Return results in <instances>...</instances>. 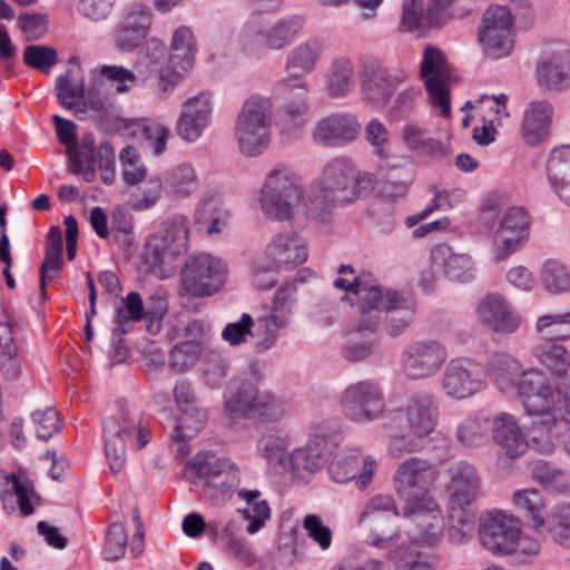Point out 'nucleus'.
<instances>
[{
    "label": "nucleus",
    "instance_id": "obj_1",
    "mask_svg": "<svg viewBox=\"0 0 570 570\" xmlns=\"http://www.w3.org/2000/svg\"><path fill=\"white\" fill-rule=\"evenodd\" d=\"M438 472L426 460L411 458L399 465L394 475L397 494L406 503V513L414 528L409 529L411 541L417 546L433 547L441 541L444 522L439 510L433 509L430 489Z\"/></svg>",
    "mask_w": 570,
    "mask_h": 570
},
{
    "label": "nucleus",
    "instance_id": "obj_2",
    "mask_svg": "<svg viewBox=\"0 0 570 570\" xmlns=\"http://www.w3.org/2000/svg\"><path fill=\"white\" fill-rule=\"evenodd\" d=\"M375 175L357 171L351 160L337 157L327 163L311 186L307 216L327 223L332 210L366 196L375 186Z\"/></svg>",
    "mask_w": 570,
    "mask_h": 570
},
{
    "label": "nucleus",
    "instance_id": "obj_3",
    "mask_svg": "<svg viewBox=\"0 0 570 570\" xmlns=\"http://www.w3.org/2000/svg\"><path fill=\"white\" fill-rule=\"evenodd\" d=\"M334 286L360 296V322L356 333L376 332L381 313L389 312L405 297L397 291L381 286L368 272L353 276L352 279L338 277L334 281Z\"/></svg>",
    "mask_w": 570,
    "mask_h": 570
},
{
    "label": "nucleus",
    "instance_id": "obj_4",
    "mask_svg": "<svg viewBox=\"0 0 570 570\" xmlns=\"http://www.w3.org/2000/svg\"><path fill=\"white\" fill-rule=\"evenodd\" d=\"M105 454L110 471L116 474L126 462L127 445L136 450L142 449L149 442V431L140 426V419L126 407L106 417L102 423Z\"/></svg>",
    "mask_w": 570,
    "mask_h": 570
},
{
    "label": "nucleus",
    "instance_id": "obj_5",
    "mask_svg": "<svg viewBox=\"0 0 570 570\" xmlns=\"http://www.w3.org/2000/svg\"><path fill=\"white\" fill-rule=\"evenodd\" d=\"M537 330L544 336L554 338H546L538 343L532 350L533 356L552 376L568 382L570 387V353L557 341L570 337V312L540 316Z\"/></svg>",
    "mask_w": 570,
    "mask_h": 570
},
{
    "label": "nucleus",
    "instance_id": "obj_6",
    "mask_svg": "<svg viewBox=\"0 0 570 570\" xmlns=\"http://www.w3.org/2000/svg\"><path fill=\"white\" fill-rule=\"evenodd\" d=\"M299 177L288 167L278 165L269 170L261 188L263 213L277 220L289 219L303 200Z\"/></svg>",
    "mask_w": 570,
    "mask_h": 570
},
{
    "label": "nucleus",
    "instance_id": "obj_7",
    "mask_svg": "<svg viewBox=\"0 0 570 570\" xmlns=\"http://www.w3.org/2000/svg\"><path fill=\"white\" fill-rule=\"evenodd\" d=\"M272 111L267 99L248 98L236 119L235 137L240 151L249 157L258 156L271 141Z\"/></svg>",
    "mask_w": 570,
    "mask_h": 570
},
{
    "label": "nucleus",
    "instance_id": "obj_8",
    "mask_svg": "<svg viewBox=\"0 0 570 570\" xmlns=\"http://www.w3.org/2000/svg\"><path fill=\"white\" fill-rule=\"evenodd\" d=\"M304 19L299 16L286 17L273 27L263 30L259 16H253L243 27L240 46L245 53L261 57L266 49L279 50L287 46L302 30Z\"/></svg>",
    "mask_w": 570,
    "mask_h": 570
},
{
    "label": "nucleus",
    "instance_id": "obj_9",
    "mask_svg": "<svg viewBox=\"0 0 570 570\" xmlns=\"http://www.w3.org/2000/svg\"><path fill=\"white\" fill-rule=\"evenodd\" d=\"M188 220L183 215H175L164 222L163 228L151 235L144 247L142 259L151 272L171 264L177 256L187 250Z\"/></svg>",
    "mask_w": 570,
    "mask_h": 570
},
{
    "label": "nucleus",
    "instance_id": "obj_10",
    "mask_svg": "<svg viewBox=\"0 0 570 570\" xmlns=\"http://www.w3.org/2000/svg\"><path fill=\"white\" fill-rule=\"evenodd\" d=\"M188 466L194 470L204 499L215 505L229 500L239 483V471L227 460L205 461L197 455L189 461Z\"/></svg>",
    "mask_w": 570,
    "mask_h": 570
},
{
    "label": "nucleus",
    "instance_id": "obj_11",
    "mask_svg": "<svg viewBox=\"0 0 570 570\" xmlns=\"http://www.w3.org/2000/svg\"><path fill=\"white\" fill-rule=\"evenodd\" d=\"M226 275L222 259L205 253L193 255L180 272L181 289L193 297L213 296L225 285Z\"/></svg>",
    "mask_w": 570,
    "mask_h": 570
},
{
    "label": "nucleus",
    "instance_id": "obj_12",
    "mask_svg": "<svg viewBox=\"0 0 570 570\" xmlns=\"http://www.w3.org/2000/svg\"><path fill=\"white\" fill-rule=\"evenodd\" d=\"M514 26L510 10L491 6L483 14L478 38L484 52L494 59L507 57L514 47Z\"/></svg>",
    "mask_w": 570,
    "mask_h": 570
},
{
    "label": "nucleus",
    "instance_id": "obj_13",
    "mask_svg": "<svg viewBox=\"0 0 570 570\" xmlns=\"http://www.w3.org/2000/svg\"><path fill=\"white\" fill-rule=\"evenodd\" d=\"M340 403L344 415L356 423L374 421L385 410L381 387L370 380L350 384L344 390Z\"/></svg>",
    "mask_w": 570,
    "mask_h": 570
},
{
    "label": "nucleus",
    "instance_id": "obj_14",
    "mask_svg": "<svg viewBox=\"0 0 570 570\" xmlns=\"http://www.w3.org/2000/svg\"><path fill=\"white\" fill-rule=\"evenodd\" d=\"M478 533L481 546L495 556L513 553L520 539L515 521L499 511L481 517Z\"/></svg>",
    "mask_w": 570,
    "mask_h": 570
},
{
    "label": "nucleus",
    "instance_id": "obj_15",
    "mask_svg": "<svg viewBox=\"0 0 570 570\" xmlns=\"http://www.w3.org/2000/svg\"><path fill=\"white\" fill-rule=\"evenodd\" d=\"M421 78L433 107L439 108L443 117L450 116V76L444 67V56L438 48L428 46L424 49Z\"/></svg>",
    "mask_w": 570,
    "mask_h": 570
},
{
    "label": "nucleus",
    "instance_id": "obj_16",
    "mask_svg": "<svg viewBox=\"0 0 570 570\" xmlns=\"http://www.w3.org/2000/svg\"><path fill=\"white\" fill-rule=\"evenodd\" d=\"M448 358L443 343L438 340H419L410 343L402 353V365L411 379L434 375Z\"/></svg>",
    "mask_w": 570,
    "mask_h": 570
},
{
    "label": "nucleus",
    "instance_id": "obj_17",
    "mask_svg": "<svg viewBox=\"0 0 570 570\" xmlns=\"http://www.w3.org/2000/svg\"><path fill=\"white\" fill-rule=\"evenodd\" d=\"M363 100L373 108L381 109L390 101L393 92L405 80L403 72L391 75L375 60L362 63L360 71Z\"/></svg>",
    "mask_w": 570,
    "mask_h": 570
},
{
    "label": "nucleus",
    "instance_id": "obj_18",
    "mask_svg": "<svg viewBox=\"0 0 570 570\" xmlns=\"http://www.w3.org/2000/svg\"><path fill=\"white\" fill-rule=\"evenodd\" d=\"M361 132L357 116L332 112L320 119L312 129L313 141L326 148H341L355 141Z\"/></svg>",
    "mask_w": 570,
    "mask_h": 570
},
{
    "label": "nucleus",
    "instance_id": "obj_19",
    "mask_svg": "<svg viewBox=\"0 0 570 570\" xmlns=\"http://www.w3.org/2000/svg\"><path fill=\"white\" fill-rule=\"evenodd\" d=\"M512 391L523 397L524 407L530 416L540 420L544 415H551L549 411L554 406L556 389L550 385L541 371H523Z\"/></svg>",
    "mask_w": 570,
    "mask_h": 570
},
{
    "label": "nucleus",
    "instance_id": "obj_20",
    "mask_svg": "<svg viewBox=\"0 0 570 570\" xmlns=\"http://www.w3.org/2000/svg\"><path fill=\"white\" fill-rule=\"evenodd\" d=\"M170 48V67L161 69L159 73V87L163 91L173 89L180 81L181 71H187L193 67L196 42L191 30L187 27L177 29L173 36Z\"/></svg>",
    "mask_w": 570,
    "mask_h": 570
},
{
    "label": "nucleus",
    "instance_id": "obj_21",
    "mask_svg": "<svg viewBox=\"0 0 570 570\" xmlns=\"http://www.w3.org/2000/svg\"><path fill=\"white\" fill-rule=\"evenodd\" d=\"M259 379L254 374L233 377L224 393L225 412L232 419H253L261 395Z\"/></svg>",
    "mask_w": 570,
    "mask_h": 570
},
{
    "label": "nucleus",
    "instance_id": "obj_22",
    "mask_svg": "<svg viewBox=\"0 0 570 570\" xmlns=\"http://www.w3.org/2000/svg\"><path fill=\"white\" fill-rule=\"evenodd\" d=\"M483 386L481 368L469 358L452 360L442 376L444 392L455 399L469 397Z\"/></svg>",
    "mask_w": 570,
    "mask_h": 570
},
{
    "label": "nucleus",
    "instance_id": "obj_23",
    "mask_svg": "<svg viewBox=\"0 0 570 570\" xmlns=\"http://www.w3.org/2000/svg\"><path fill=\"white\" fill-rule=\"evenodd\" d=\"M0 500L6 513L11 514L18 508L22 515L28 517L35 511L33 502L38 495L24 473L0 472Z\"/></svg>",
    "mask_w": 570,
    "mask_h": 570
},
{
    "label": "nucleus",
    "instance_id": "obj_24",
    "mask_svg": "<svg viewBox=\"0 0 570 570\" xmlns=\"http://www.w3.org/2000/svg\"><path fill=\"white\" fill-rule=\"evenodd\" d=\"M405 415L409 429L416 438L428 436L434 431L439 420L436 396L429 391L412 393L406 401Z\"/></svg>",
    "mask_w": 570,
    "mask_h": 570
},
{
    "label": "nucleus",
    "instance_id": "obj_25",
    "mask_svg": "<svg viewBox=\"0 0 570 570\" xmlns=\"http://www.w3.org/2000/svg\"><path fill=\"white\" fill-rule=\"evenodd\" d=\"M491 439L499 448V454L514 460L529 449V442L515 417L501 412L491 420Z\"/></svg>",
    "mask_w": 570,
    "mask_h": 570
},
{
    "label": "nucleus",
    "instance_id": "obj_26",
    "mask_svg": "<svg viewBox=\"0 0 570 570\" xmlns=\"http://www.w3.org/2000/svg\"><path fill=\"white\" fill-rule=\"evenodd\" d=\"M340 435L336 433H314L305 448L296 450L291 454V466L294 470H306L315 472L322 469L338 446Z\"/></svg>",
    "mask_w": 570,
    "mask_h": 570
},
{
    "label": "nucleus",
    "instance_id": "obj_27",
    "mask_svg": "<svg viewBox=\"0 0 570 570\" xmlns=\"http://www.w3.org/2000/svg\"><path fill=\"white\" fill-rule=\"evenodd\" d=\"M375 468L376 462L371 456L361 460L358 450H348L330 464L328 473L337 483L355 480L356 484L364 489L372 481Z\"/></svg>",
    "mask_w": 570,
    "mask_h": 570
},
{
    "label": "nucleus",
    "instance_id": "obj_28",
    "mask_svg": "<svg viewBox=\"0 0 570 570\" xmlns=\"http://www.w3.org/2000/svg\"><path fill=\"white\" fill-rule=\"evenodd\" d=\"M476 313L483 325L498 333H513L520 326L518 313L497 293L487 295L480 302Z\"/></svg>",
    "mask_w": 570,
    "mask_h": 570
},
{
    "label": "nucleus",
    "instance_id": "obj_29",
    "mask_svg": "<svg viewBox=\"0 0 570 570\" xmlns=\"http://www.w3.org/2000/svg\"><path fill=\"white\" fill-rule=\"evenodd\" d=\"M212 104L206 94L185 101L176 125L177 135L186 141H196L209 124Z\"/></svg>",
    "mask_w": 570,
    "mask_h": 570
},
{
    "label": "nucleus",
    "instance_id": "obj_30",
    "mask_svg": "<svg viewBox=\"0 0 570 570\" xmlns=\"http://www.w3.org/2000/svg\"><path fill=\"white\" fill-rule=\"evenodd\" d=\"M448 475L450 502L474 503L481 495V478L472 464L455 462L449 466Z\"/></svg>",
    "mask_w": 570,
    "mask_h": 570
},
{
    "label": "nucleus",
    "instance_id": "obj_31",
    "mask_svg": "<svg viewBox=\"0 0 570 570\" xmlns=\"http://www.w3.org/2000/svg\"><path fill=\"white\" fill-rule=\"evenodd\" d=\"M540 87L560 92L570 87V52L561 51L542 57L537 65Z\"/></svg>",
    "mask_w": 570,
    "mask_h": 570
},
{
    "label": "nucleus",
    "instance_id": "obj_32",
    "mask_svg": "<svg viewBox=\"0 0 570 570\" xmlns=\"http://www.w3.org/2000/svg\"><path fill=\"white\" fill-rule=\"evenodd\" d=\"M266 254L277 268L293 269L307 259V249L301 239L291 233L274 236Z\"/></svg>",
    "mask_w": 570,
    "mask_h": 570
},
{
    "label": "nucleus",
    "instance_id": "obj_33",
    "mask_svg": "<svg viewBox=\"0 0 570 570\" xmlns=\"http://www.w3.org/2000/svg\"><path fill=\"white\" fill-rule=\"evenodd\" d=\"M151 24L150 9L135 6L125 18L116 35V45L121 51H130L139 46Z\"/></svg>",
    "mask_w": 570,
    "mask_h": 570
},
{
    "label": "nucleus",
    "instance_id": "obj_34",
    "mask_svg": "<svg viewBox=\"0 0 570 570\" xmlns=\"http://www.w3.org/2000/svg\"><path fill=\"white\" fill-rule=\"evenodd\" d=\"M291 322L292 317L288 316V312L277 308H271L267 313L258 316L254 321L255 351L264 353L273 348L279 335L291 325Z\"/></svg>",
    "mask_w": 570,
    "mask_h": 570
},
{
    "label": "nucleus",
    "instance_id": "obj_35",
    "mask_svg": "<svg viewBox=\"0 0 570 570\" xmlns=\"http://www.w3.org/2000/svg\"><path fill=\"white\" fill-rule=\"evenodd\" d=\"M553 108L547 100L532 101L524 111L522 136L530 146H535L549 136Z\"/></svg>",
    "mask_w": 570,
    "mask_h": 570
},
{
    "label": "nucleus",
    "instance_id": "obj_36",
    "mask_svg": "<svg viewBox=\"0 0 570 570\" xmlns=\"http://www.w3.org/2000/svg\"><path fill=\"white\" fill-rule=\"evenodd\" d=\"M546 171L551 188L570 205V145L554 147L550 151Z\"/></svg>",
    "mask_w": 570,
    "mask_h": 570
},
{
    "label": "nucleus",
    "instance_id": "obj_37",
    "mask_svg": "<svg viewBox=\"0 0 570 570\" xmlns=\"http://www.w3.org/2000/svg\"><path fill=\"white\" fill-rule=\"evenodd\" d=\"M432 265L441 269L449 278L468 282L473 277V263L466 254H455L445 244L435 246L431 252Z\"/></svg>",
    "mask_w": 570,
    "mask_h": 570
},
{
    "label": "nucleus",
    "instance_id": "obj_38",
    "mask_svg": "<svg viewBox=\"0 0 570 570\" xmlns=\"http://www.w3.org/2000/svg\"><path fill=\"white\" fill-rule=\"evenodd\" d=\"M324 51V41L312 37L292 48L286 57L285 68L296 78L312 72Z\"/></svg>",
    "mask_w": 570,
    "mask_h": 570
},
{
    "label": "nucleus",
    "instance_id": "obj_39",
    "mask_svg": "<svg viewBox=\"0 0 570 570\" xmlns=\"http://www.w3.org/2000/svg\"><path fill=\"white\" fill-rule=\"evenodd\" d=\"M354 66L351 59L340 57L334 59L327 68L326 92L331 98L347 96L354 88Z\"/></svg>",
    "mask_w": 570,
    "mask_h": 570
},
{
    "label": "nucleus",
    "instance_id": "obj_40",
    "mask_svg": "<svg viewBox=\"0 0 570 570\" xmlns=\"http://www.w3.org/2000/svg\"><path fill=\"white\" fill-rule=\"evenodd\" d=\"M473 503L450 502V528L448 535L451 542L462 543L474 532L476 512Z\"/></svg>",
    "mask_w": 570,
    "mask_h": 570
},
{
    "label": "nucleus",
    "instance_id": "obj_41",
    "mask_svg": "<svg viewBox=\"0 0 570 570\" xmlns=\"http://www.w3.org/2000/svg\"><path fill=\"white\" fill-rule=\"evenodd\" d=\"M488 371L498 387L507 393L512 392L515 382L523 372L520 363L504 353H497L490 358Z\"/></svg>",
    "mask_w": 570,
    "mask_h": 570
},
{
    "label": "nucleus",
    "instance_id": "obj_42",
    "mask_svg": "<svg viewBox=\"0 0 570 570\" xmlns=\"http://www.w3.org/2000/svg\"><path fill=\"white\" fill-rule=\"evenodd\" d=\"M57 97L70 111L85 112V89L81 80L72 77L71 71L60 75L56 81Z\"/></svg>",
    "mask_w": 570,
    "mask_h": 570
},
{
    "label": "nucleus",
    "instance_id": "obj_43",
    "mask_svg": "<svg viewBox=\"0 0 570 570\" xmlns=\"http://www.w3.org/2000/svg\"><path fill=\"white\" fill-rule=\"evenodd\" d=\"M145 318V306L141 296L137 292H130L121 301L116 309L112 336H120L130 331V324Z\"/></svg>",
    "mask_w": 570,
    "mask_h": 570
},
{
    "label": "nucleus",
    "instance_id": "obj_44",
    "mask_svg": "<svg viewBox=\"0 0 570 570\" xmlns=\"http://www.w3.org/2000/svg\"><path fill=\"white\" fill-rule=\"evenodd\" d=\"M469 3L470 0H429L426 9L430 26L440 28L454 16L465 17L471 11Z\"/></svg>",
    "mask_w": 570,
    "mask_h": 570
},
{
    "label": "nucleus",
    "instance_id": "obj_45",
    "mask_svg": "<svg viewBox=\"0 0 570 570\" xmlns=\"http://www.w3.org/2000/svg\"><path fill=\"white\" fill-rule=\"evenodd\" d=\"M165 187L176 196L186 197L193 194L198 187L193 166L181 164L168 170L165 176Z\"/></svg>",
    "mask_w": 570,
    "mask_h": 570
},
{
    "label": "nucleus",
    "instance_id": "obj_46",
    "mask_svg": "<svg viewBox=\"0 0 570 570\" xmlns=\"http://www.w3.org/2000/svg\"><path fill=\"white\" fill-rule=\"evenodd\" d=\"M532 476L549 492L566 493L570 489V474L549 462H538L532 469Z\"/></svg>",
    "mask_w": 570,
    "mask_h": 570
},
{
    "label": "nucleus",
    "instance_id": "obj_47",
    "mask_svg": "<svg viewBox=\"0 0 570 570\" xmlns=\"http://www.w3.org/2000/svg\"><path fill=\"white\" fill-rule=\"evenodd\" d=\"M415 304L412 299L404 297L386 312L385 331L391 337L402 335L413 322Z\"/></svg>",
    "mask_w": 570,
    "mask_h": 570
},
{
    "label": "nucleus",
    "instance_id": "obj_48",
    "mask_svg": "<svg viewBox=\"0 0 570 570\" xmlns=\"http://www.w3.org/2000/svg\"><path fill=\"white\" fill-rule=\"evenodd\" d=\"M137 55L135 69L138 71L140 80L144 81L154 71L158 70L160 61L166 57V47L157 39H149L138 50Z\"/></svg>",
    "mask_w": 570,
    "mask_h": 570
},
{
    "label": "nucleus",
    "instance_id": "obj_49",
    "mask_svg": "<svg viewBox=\"0 0 570 570\" xmlns=\"http://www.w3.org/2000/svg\"><path fill=\"white\" fill-rule=\"evenodd\" d=\"M513 503L519 511L531 518L535 528L544 524V500L539 490L530 488L515 491Z\"/></svg>",
    "mask_w": 570,
    "mask_h": 570
},
{
    "label": "nucleus",
    "instance_id": "obj_50",
    "mask_svg": "<svg viewBox=\"0 0 570 570\" xmlns=\"http://www.w3.org/2000/svg\"><path fill=\"white\" fill-rule=\"evenodd\" d=\"M548 531L560 546L570 548V503L553 507L547 520Z\"/></svg>",
    "mask_w": 570,
    "mask_h": 570
},
{
    "label": "nucleus",
    "instance_id": "obj_51",
    "mask_svg": "<svg viewBox=\"0 0 570 570\" xmlns=\"http://www.w3.org/2000/svg\"><path fill=\"white\" fill-rule=\"evenodd\" d=\"M402 138L407 148L426 155L435 154L441 148L440 142L430 137L426 129L414 121L405 124Z\"/></svg>",
    "mask_w": 570,
    "mask_h": 570
},
{
    "label": "nucleus",
    "instance_id": "obj_52",
    "mask_svg": "<svg viewBox=\"0 0 570 570\" xmlns=\"http://www.w3.org/2000/svg\"><path fill=\"white\" fill-rule=\"evenodd\" d=\"M207 417V411L199 405L187 411H180V415L174 429L173 439L179 442L184 441L186 438H191L203 429Z\"/></svg>",
    "mask_w": 570,
    "mask_h": 570
},
{
    "label": "nucleus",
    "instance_id": "obj_53",
    "mask_svg": "<svg viewBox=\"0 0 570 570\" xmlns=\"http://www.w3.org/2000/svg\"><path fill=\"white\" fill-rule=\"evenodd\" d=\"M491 420L488 417H469L458 428V439L466 446H479L488 439Z\"/></svg>",
    "mask_w": 570,
    "mask_h": 570
},
{
    "label": "nucleus",
    "instance_id": "obj_54",
    "mask_svg": "<svg viewBox=\"0 0 570 570\" xmlns=\"http://www.w3.org/2000/svg\"><path fill=\"white\" fill-rule=\"evenodd\" d=\"M363 340H348L342 346V355L348 362H361L373 355L380 345V340L374 333H358Z\"/></svg>",
    "mask_w": 570,
    "mask_h": 570
},
{
    "label": "nucleus",
    "instance_id": "obj_55",
    "mask_svg": "<svg viewBox=\"0 0 570 570\" xmlns=\"http://www.w3.org/2000/svg\"><path fill=\"white\" fill-rule=\"evenodd\" d=\"M261 455L269 465L285 468L291 464V455L287 451V442L284 438L277 435H267L257 443Z\"/></svg>",
    "mask_w": 570,
    "mask_h": 570
},
{
    "label": "nucleus",
    "instance_id": "obj_56",
    "mask_svg": "<svg viewBox=\"0 0 570 570\" xmlns=\"http://www.w3.org/2000/svg\"><path fill=\"white\" fill-rule=\"evenodd\" d=\"M553 403L554 406L550 411L551 415H544L543 419L533 421L535 428L550 431L558 421L570 422V387L566 390L557 387Z\"/></svg>",
    "mask_w": 570,
    "mask_h": 570
},
{
    "label": "nucleus",
    "instance_id": "obj_57",
    "mask_svg": "<svg viewBox=\"0 0 570 570\" xmlns=\"http://www.w3.org/2000/svg\"><path fill=\"white\" fill-rule=\"evenodd\" d=\"M119 160L122 168L124 181L128 185H138L147 177V168L140 159L136 148L127 145L119 154Z\"/></svg>",
    "mask_w": 570,
    "mask_h": 570
},
{
    "label": "nucleus",
    "instance_id": "obj_58",
    "mask_svg": "<svg viewBox=\"0 0 570 570\" xmlns=\"http://www.w3.org/2000/svg\"><path fill=\"white\" fill-rule=\"evenodd\" d=\"M493 237L494 257L498 262L507 259L520 250L529 239V236L517 234L515 230H504L498 226Z\"/></svg>",
    "mask_w": 570,
    "mask_h": 570
},
{
    "label": "nucleus",
    "instance_id": "obj_59",
    "mask_svg": "<svg viewBox=\"0 0 570 570\" xmlns=\"http://www.w3.org/2000/svg\"><path fill=\"white\" fill-rule=\"evenodd\" d=\"M365 138L373 148V153L382 159L391 156V136L385 125L376 118L365 126Z\"/></svg>",
    "mask_w": 570,
    "mask_h": 570
},
{
    "label": "nucleus",
    "instance_id": "obj_60",
    "mask_svg": "<svg viewBox=\"0 0 570 570\" xmlns=\"http://www.w3.org/2000/svg\"><path fill=\"white\" fill-rule=\"evenodd\" d=\"M541 282L551 293H561L570 289V274L557 261H548L541 271Z\"/></svg>",
    "mask_w": 570,
    "mask_h": 570
},
{
    "label": "nucleus",
    "instance_id": "obj_61",
    "mask_svg": "<svg viewBox=\"0 0 570 570\" xmlns=\"http://www.w3.org/2000/svg\"><path fill=\"white\" fill-rule=\"evenodd\" d=\"M127 532L122 522H114L106 533L104 556L106 560L117 561L125 556Z\"/></svg>",
    "mask_w": 570,
    "mask_h": 570
},
{
    "label": "nucleus",
    "instance_id": "obj_62",
    "mask_svg": "<svg viewBox=\"0 0 570 570\" xmlns=\"http://www.w3.org/2000/svg\"><path fill=\"white\" fill-rule=\"evenodd\" d=\"M195 223L200 228H206L207 234L220 232V226L225 225L222 210L215 199L204 200L196 209Z\"/></svg>",
    "mask_w": 570,
    "mask_h": 570
},
{
    "label": "nucleus",
    "instance_id": "obj_63",
    "mask_svg": "<svg viewBox=\"0 0 570 570\" xmlns=\"http://www.w3.org/2000/svg\"><path fill=\"white\" fill-rule=\"evenodd\" d=\"M23 61L27 66L47 73L57 63V52L47 46L30 45L23 50Z\"/></svg>",
    "mask_w": 570,
    "mask_h": 570
},
{
    "label": "nucleus",
    "instance_id": "obj_64",
    "mask_svg": "<svg viewBox=\"0 0 570 570\" xmlns=\"http://www.w3.org/2000/svg\"><path fill=\"white\" fill-rule=\"evenodd\" d=\"M287 403L282 397L272 393H261L253 417L261 416L268 422L279 421L287 411Z\"/></svg>",
    "mask_w": 570,
    "mask_h": 570
}]
</instances>
